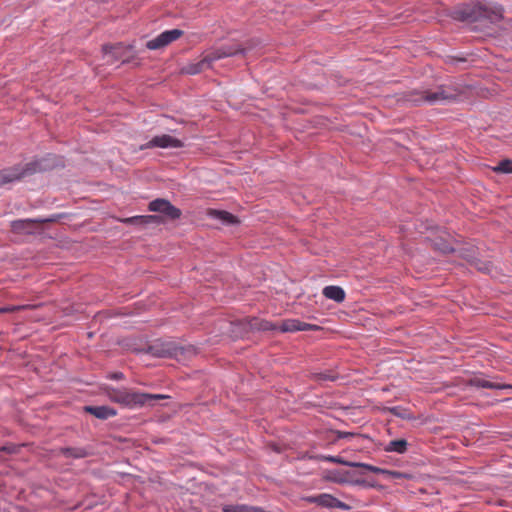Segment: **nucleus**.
I'll return each mask as SVG.
<instances>
[{"mask_svg":"<svg viewBox=\"0 0 512 512\" xmlns=\"http://www.w3.org/2000/svg\"><path fill=\"white\" fill-rule=\"evenodd\" d=\"M84 410L102 420L114 417L117 414L115 409L108 406H85Z\"/></svg>","mask_w":512,"mask_h":512,"instance_id":"nucleus-13","label":"nucleus"},{"mask_svg":"<svg viewBox=\"0 0 512 512\" xmlns=\"http://www.w3.org/2000/svg\"><path fill=\"white\" fill-rule=\"evenodd\" d=\"M245 48L239 44L225 45L207 51L201 60L189 63L182 68V72L188 75H196L212 67V64L222 58L230 57L238 53H244Z\"/></svg>","mask_w":512,"mask_h":512,"instance_id":"nucleus-1","label":"nucleus"},{"mask_svg":"<svg viewBox=\"0 0 512 512\" xmlns=\"http://www.w3.org/2000/svg\"><path fill=\"white\" fill-rule=\"evenodd\" d=\"M318 329L319 326L315 324L305 323L297 319H286L279 324V331L281 332L314 331Z\"/></svg>","mask_w":512,"mask_h":512,"instance_id":"nucleus-10","label":"nucleus"},{"mask_svg":"<svg viewBox=\"0 0 512 512\" xmlns=\"http://www.w3.org/2000/svg\"><path fill=\"white\" fill-rule=\"evenodd\" d=\"M306 500L309 503H314V504H317V505L322 506V507L339 508V509H342V510L349 509L348 505H346L345 503L341 502L340 500H338L334 496H332L330 494H326V493L307 497Z\"/></svg>","mask_w":512,"mask_h":512,"instance_id":"nucleus-8","label":"nucleus"},{"mask_svg":"<svg viewBox=\"0 0 512 512\" xmlns=\"http://www.w3.org/2000/svg\"><path fill=\"white\" fill-rule=\"evenodd\" d=\"M435 246H436L437 249H439L440 251H442L444 253H448V252L453 251V248L450 246L449 243H444L443 245H438L436 243Z\"/></svg>","mask_w":512,"mask_h":512,"instance_id":"nucleus-28","label":"nucleus"},{"mask_svg":"<svg viewBox=\"0 0 512 512\" xmlns=\"http://www.w3.org/2000/svg\"><path fill=\"white\" fill-rule=\"evenodd\" d=\"M323 295L337 303H341L345 299V291L339 286H326L323 291Z\"/></svg>","mask_w":512,"mask_h":512,"instance_id":"nucleus-16","label":"nucleus"},{"mask_svg":"<svg viewBox=\"0 0 512 512\" xmlns=\"http://www.w3.org/2000/svg\"><path fill=\"white\" fill-rule=\"evenodd\" d=\"M120 48V46H108V45H105L103 46V51L105 54H108V53H113L115 54L116 53V50H118Z\"/></svg>","mask_w":512,"mask_h":512,"instance_id":"nucleus-29","label":"nucleus"},{"mask_svg":"<svg viewBox=\"0 0 512 512\" xmlns=\"http://www.w3.org/2000/svg\"><path fill=\"white\" fill-rule=\"evenodd\" d=\"M150 352L158 357H166L173 354V349L170 345L155 343L149 347Z\"/></svg>","mask_w":512,"mask_h":512,"instance_id":"nucleus-17","label":"nucleus"},{"mask_svg":"<svg viewBox=\"0 0 512 512\" xmlns=\"http://www.w3.org/2000/svg\"><path fill=\"white\" fill-rule=\"evenodd\" d=\"M463 20L481 19L491 23H497L503 18V8L501 6H482L475 7L471 12H463Z\"/></svg>","mask_w":512,"mask_h":512,"instance_id":"nucleus-4","label":"nucleus"},{"mask_svg":"<svg viewBox=\"0 0 512 512\" xmlns=\"http://www.w3.org/2000/svg\"><path fill=\"white\" fill-rule=\"evenodd\" d=\"M123 377H124V375H123V373H121V372H115V373H113V374L110 376V378H111V379H114V380H121V379H123Z\"/></svg>","mask_w":512,"mask_h":512,"instance_id":"nucleus-30","label":"nucleus"},{"mask_svg":"<svg viewBox=\"0 0 512 512\" xmlns=\"http://www.w3.org/2000/svg\"><path fill=\"white\" fill-rule=\"evenodd\" d=\"M184 143L170 135L163 134L153 137L144 147L145 148H182Z\"/></svg>","mask_w":512,"mask_h":512,"instance_id":"nucleus-9","label":"nucleus"},{"mask_svg":"<svg viewBox=\"0 0 512 512\" xmlns=\"http://www.w3.org/2000/svg\"><path fill=\"white\" fill-rule=\"evenodd\" d=\"M183 35V31L180 29L167 30L159 34L152 40L146 43V47L149 50H158L166 47L173 41L179 39Z\"/></svg>","mask_w":512,"mask_h":512,"instance_id":"nucleus-7","label":"nucleus"},{"mask_svg":"<svg viewBox=\"0 0 512 512\" xmlns=\"http://www.w3.org/2000/svg\"><path fill=\"white\" fill-rule=\"evenodd\" d=\"M207 215L227 225L238 223V219L227 211L209 209Z\"/></svg>","mask_w":512,"mask_h":512,"instance_id":"nucleus-15","label":"nucleus"},{"mask_svg":"<svg viewBox=\"0 0 512 512\" xmlns=\"http://www.w3.org/2000/svg\"><path fill=\"white\" fill-rule=\"evenodd\" d=\"M352 436H354V434L350 432H338V438H347Z\"/></svg>","mask_w":512,"mask_h":512,"instance_id":"nucleus-31","label":"nucleus"},{"mask_svg":"<svg viewBox=\"0 0 512 512\" xmlns=\"http://www.w3.org/2000/svg\"><path fill=\"white\" fill-rule=\"evenodd\" d=\"M468 385L477 387V388H486V389H512V385L510 384H501L498 382L488 381L481 377H473L468 381Z\"/></svg>","mask_w":512,"mask_h":512,"instance_id":"nucleus-12","label":"nucleus"},{"mask_svg":"<svg viewBox=\"0 0 512 512\" xmlns=\"http://www.w3.org/2000/svg\"><path fill=\"white\" fill-rule=\"evenodd\" d=\"M47 220H32V219H21L15 220L11 223V229L13 232L18 234H29L32 231L33 224L35 222L43 223Z\"/></svg>","mask_w":512,"mask_h":512,"instance_id":"nucleus-14","label":"nucleus"},{"mask_svg":"<svg viewBox=\"0 0 512 512\" xmlns=\"http://www.w3.org/2000/svg\"><path fill=\"white\" fill-rule=\"evenodd\" d=\"M148 209L152 212L163 214L166 218L176 220L181 217V210L172 205L168 200L158 198L149 203Z\"/></svg>","mask_w":512,"mask_h":512,"instance_id":"nucleus-6","label":"nucleus"},{"mask_svg":"<svg viewBox=\"0 0 512 512\" xmlns=\"http://www.w3.org/2000/svg\"><path fill=\"white\" fill-rule=\"evenodd\" d=\"M126 224L143 225L142 216H133L122 220Z\"/></svg>","mask_w":512,"mask_h":512,"instance_id":"nucleus-26","label":"nucleus"},{"mask_svg":"<svg viewBox=\"0 0 512 512\" xmlns=\"http://www.w3.org/2000/svg\"><path fill=\"white\" fill-rule=\"evenodd\" d=\"M33 305H7L0 307V313H14L20 310L32 309Z\"/></svg>","mask_w":512,"mask_h":512,"instance_id":"nucleus-23","label":"nucleus"},{"mask_svg":"<svg viewBox=\"0 0 512 512\" xmlns=\"http://www.w3.org/2000/svg\"><path fill=\"white\" fill-rule=\"evenodd\" d=\"M496 173H512V160L504 159L493 168Z\"/></svg>","mask_w":512,"mask_h":512,"instance_id":"nucleus-21","label":"nucleus"},{"mask_svg":"<svg viewBox=\"0 0 512 512\" xmlns=\"http://www.w3.org/2000/svg\"><path fill=\"white\" fill-rule=\"evenodd\" d=\"M107 396L112 402L128 408L142 407L151 400L167 398V396L162 394L134 392L126 388H109L107 390Z\"/></svg>","mask_w":512,"mask_h":512,"instance_id":"nucleus-2","label":"nucleus"},{"mask_svg":"<svg viewBox=\"0 0 512 512\" xmlns=\"http://www.w3.org/2000/svg\"><path fill=\"white\" fill-rule=\"evenodd\" d=\"M337 378H338L337 374H335V373H333L331 371H326V372H320V373L313 374V379L315 381H318V382L335 381Z\"/></svg>","mask_w":512,"mask_h":512,"instance_id":"nucleus-22","label":"nucleus"},{"mask_svg":"<svg viewBox=\"0 0 512 512\" xmlns=\"http://www.w3.org/2000/svg\"><path fill=\"white\" fill-rule=\"evenodd\" d=\"M461 91L454 86L442 85L439 86L436 90H424L420 92H415L411 95L410 101L421 104L428 103L430 105L437 103H446L451 102L457 99L460 95Z\"/></svg>","mask_w":512,"mask_h":512,"instance_id":"nucleus-3","label":"nucleus"},{"mask_svg":"<svg viewBox=\"0 0 512 512\" xmlns=\"http://www.w3.org/2000/svg\"><path fill=\"white\" fill-rule=\"evenodd\" d=\"M61 452L66 457L83 458L87 456V452L83 448H64Z\"/></svg>","mask_w":512,"mask_h":512,"instance_id":"nucleus-20","label":"nucleus"},{"mask_svg":"<svg viewBox=\"0 0 512 512\" xmlns=\"http://www.w3.org/2000/svg\"><path fill=\"white\" fill-rule=\"evenodd\" d=\"M142 220H143V225L159 224L162 222L161 217L158 215H143Z\"/></svg>","mask_w":512,"mask_h":512,"instance_id":"nucleus-25","label":"nucleus"},{"mask_svg":"<svg viewBox=\"0 0 512 512\" xmlns=\"http://www.w3.org/2000/svg\"><path fill=\"white\" fill-rule=\"evenodd\" d=\"M255 327H257L260 330H279V324H273L269 321H257L254 324Z\"/></svg>","mask_w":512,"mask_h":512,"instance_id":"nucleus-24","label":"nucleus"},{"mask_svg":"<svg viewBox=\"0 0 512 512\" xmlns=\"http://www.w3.org/2000/svg\"><path fill=\"white\" fill-rule=\"evenodd\" d=\"M325 460L328 462L342 464V465L350 466V467L363 468V465H367L366 463H361V462L346 461V460L342 459L341 457H337V456H327V457H325Z\"/></svg>","mask_w":512,"mask_h":512,"instance_id":"nucleus-19","label":"nucleus"},{"mask_svg":"<svg viewBox=\"0 0 512 512\" xmlns=\"http://www.w3.org/2000/svg\"><path fill=\"white\" fill-rule=\"evenodd\" d=\"M363 468L376 474H382L387 479H411L412 476L407 473H403L400 471H393L388 469L379 468L370 464L363 465Z\"/></svg>","mask_w":512,"mask_h":512,"instance_id":"nucleus-11","label":"nucleus"},{"mask_svg":"<svg viewBox=\"0 0 512 512\" xmlns=\"http://www.w3.org/2000/svg\"><path fill=\"white\" fill-rule=\"evenodd\" d=\"M407 450V441L404 439L392 440L388 443L386 451L404 453Z\"/></svg>","mask_w":512,"mask_h":512,"instance_id":"nucleus-18","label":"nucleus"},{"mask_svg":"<svg viewBox=\"0 0 512 512\" xmlns=\"http://www.w3.org/2000/svg\"><path fill=\"white\" fill-rule=\"evenodd\" d=\"M475 267L484 273H489L491 271V265L489 263H484L481 261L475 262Z\"/></svg>","mask_w":512,"mask_h":512,"instance_id":"nucleus-27","label":"nucleus"},{"mask_svg":"<svg viewBox=\"0 0 512 512\" xmlns=\"http://www.w3.org/2000/svg\"><path fill=\"white\" fill-rule=\"evenodd\" d=\"M37 169V163H28L25 166H14L0 170V188L6 184L19 181L27 175L33 174Z\"/></svg>","mask_w":512,"mask_h":512,"instance_id":"nucleus-5","label":"nucleus"}]
</instances>
